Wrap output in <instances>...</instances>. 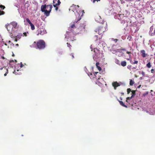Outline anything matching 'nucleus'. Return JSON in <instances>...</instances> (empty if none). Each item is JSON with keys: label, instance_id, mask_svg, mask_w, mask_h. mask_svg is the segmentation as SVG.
<instances>
[{"label": "nucleus", "instance_id": "10", "mask_svg": "<svg viewBox=\"0 0 155 155\" xmlns=\"http://www.w3.org/2000/svg\"><path fill=\"white\" fill-rule=\"evenodd\" d=\"M85 24H82L79 27V30H81V31H85Z\"/></svg>", "mask_w": 155, "mask_h": 155}, {"label": "nucleus", "instance_id": "48", "mask_svg": "<svg viewBox=\"0 0 155 155\" xmlns=\"http://www.w3.org/2000/svg\"><path fill=\"white\" fill-rule=\"evenodd\" d=\"M16 45V46H18V44H17Z\"/></svg>", "mask_w": 155, "mask_h": 155}, {"label": "nucleus", "instance_id": "25", "mask_svg": "<svg viewBox=\"0 0 155 155\" xmlns=\"http://www.w3.org/2000/svg\"><path fill=\"white\" fill-rule=\"evenodd\" d=\"M132 38V36L130 35H129L127 38V39H128L129 41H131Z\"/></svg>", "mask_w": 155, "mask_h": 155}, {"label": "nucleus", "instance_id": "11", "mask_svg": "<svg viewBox=\"0 0 155 155\" xmlns=\"http://www.w3.org/2000/svg\"><path fill=\"white\" fill-rule=\"evenodd\" d=\"M98 74V72H95L94 73V75H93L92 73H91L90 74V77L91 78H95L96 79H97L98 78L97 77L96 74Z\"/></svg>", "mask_w": 155, "mask_h": 155}, {"label": "nucleus", "instance_id": "18", "mask_svg": "<svg viewBox=\"0 0 155 155\" xmlns=\"http://www.w3.org/2000/svg\"><path fill=\"white\" fill-rule=\"evenodd\" d=\"M121 65L123 67H125L127 65V62L125 61H122L120 63Z\"/></svg>", "mask_w": 155, "mask_h": 155}, {"label": "nucleus", "instance_id": "36", "mask_svg": "<svg viewBox=\"0 0 155 155\" xmlns=\"http://www.w3.org/2000/svg\"><path fill=\"white\" fill-rule=\"evenodd\" d=\"M151 36L155 35V27L153 33L151 34Z\"/></svg>", "mask_w": 155, "mask_h": 155}, {"label": "nucleus", "instance_id": "43", "mask_svg": "<svg viewBox=\"0 0 155 155\" xmlns=\"http://www.w3.org/2000/svg\"><path fill=\"white\" fill-rule=\"evenodd\" d=\"M54 8H55V10L56 11H57L58 9V7H57V6H56V7H54Z\"/></svg>", "mask_w": 155, "mask_h": 155}, {"label": "nucleus", "instance_id": "35", "mask_svg": "<svg viewBox=\"0 0 155 155\" xmlns=\"http://www.w3.org/2000/svg\"><path fill=\"white\" fill-rule=\"evenodd\" d=\"M3 69H4V70L5 71L6 70V69H7L6 68V67H3L1 68H0V70H2Z\"/></svg>", "mask_w": 155, "mask_h": 155}, {"label": "nucleus", "instance_id": "51", "mask_svg": "<svg viewBox=\"0 0 155 155\" xmlns=\"http://www.w3.org/2000/svg\"><path fill=\"white\" fill-rule=\"evenodd\" d=\"M117 41H118V39H115V41H116V42Z\"/></svg>", "mask_w": 155, "mask_h": 155}, {"label": "nucleus", "instance_id": "42", "mask_svg": "<svg viewBox=\"0 0 155 155\" xmlns=\"http://www.w3.org/2000/svg\"><path fill=\"white\" fill-rule=\"evenodd\" d=\"M20 64H21L20 67L21 68L23 66V64H22V63L21 62V63Z\"/></svg>", "mask_w": 155, "mask_h": 155}, {"label": "nucleus", "instance_id": "56", "mask_svg": "<svg viewBox=\"0 0 155 155\" xmlns=\"http://www.w3.org/2000/svg\"><path fill=\"white\" fill-rule=\"evenodd\" d=\"M143 74L144 72H143Z\"/></svg>", "mask_w": 155, "mask_h": 155}, {"label": "nucleus", "instance_id": "7", "mask_svg": "<svg viewBox=\"0 0 155 155\" xmlns=\"http://www.w3.org/2000/svg\"><path fill=\"white\" fill-rule=\"evenodd\" d=\"M11 23L13 28L14 31H15V30L18 27V23L15 21H12L11 22Z\"/></svg>", "mask_w": 155, "mask_h": 155}, {"label": "nucleus", "instance_id": "19", "mask_svg": "<svg viewBox=\"0 0 155 155\" xmlns=\"http://www.w3.org/2000/svg\"><path fill=\"white\" fill-rule=\"evenodd\" d=\"M99 62H97L96 64V67L100 71L101 70V67L99 66Z\"/></svg>", "mask_w": 155, "mask_h": 155}, {"label": "nucleus", "instance_id": "20", "mask_svg": "<svg viewBox=\"0 0 155 155\" xmlns=\"http://www.w3.org/2000/svg\"><path fill=\"white\" fill-rule=\"evenodd\" d=\"M132 98L131 97H128L126 98V102L129 103L130 105V103H129L130 100Z\"/></svg>", "mask_w": 155, "mask_h": 155}, {"label": "nucleus", "instance_id": "39", "mask_svg": "<svg viewBox=\"0 0 155 155\" xmlns=\"http://www.w3.org/2000/svg\"><path fill=\"white\" fill-rule=\"evenodd\" d=\"M91 0L92 1V0ZM93 0V3H94L96 1L98 2V1H100V0Z\"/></svg>", "mask_w": 155, "mask_h": 155}, {"label": "nucleus", "instance_id": "45", "mask_svg": "<svg viewBox=\"0 0 155 155\" xmlns=\"http://www.w3.org/2000/svg\"><path fill=\"white\" fill-rule=\"evenodd\" d=\"M121 94L122 95H124V93H123V92H122L121 93Z\"/></svg>", "mask_w": 155, "mask_h": 155}, {"label": "nucleus", "instance_id": "23", "mask_svg": "<svg viewBox=\"0 0 155 155\" xmlns=\"http://www.w3.org/2000/svg\"><path fill=\"white\" fill-rule=\"evenodd\" d=\"M31 27V29L32 30H33L35 29L34 25L32 23L30 24Z\"/></svg>", "mask_w": 155, "mask_h": 155}, {"label": "nucleus", "instance_id": "33", "mask_svg": "<svg viewBox=\"0 0 155 155\" xmlns=\"http://www.w3.org/2000/svg\"><path fill=\"white\" fill-rule=\"evenodd\" d=\"M126 53L128 54L129 56H131V53L130 51H126Z\"/></svg>", "mask_w": 155, "mask_h": 155}, {"label": "nucleus", "instance_id": "41", "mask_svg": "<svg viewBox=\"0 0 155 155\" xmlns=\"http://www.w3.org/2000/svg\"><path fill=\"white\" fill-rule=\"evenodd\" d=\"M94 37L95 38H96V41H97V38H98V36L97 35H95V36H94Z\"/></svg>", "mask_w": 155, "mask_h": 155}, {"label": "nucleus", "instance_id": "38", "mask_svg": "<svg viewBox=\"0 0 155 155\" xmlns=\"http://www.w3.org/2000/svg\"><path fill=\"white\" fill-rule=\"evenodd\" d=\"M0 8H2V9H4L5 8V7L4 6V5H1V6H0Z\"/></svg>", "mask_w": 155, "mask_h": 155}, {"label": "nucleus", "instance_id": "54", "mask_svg": "<svg viewBox=\"0 0 155 155\" xmlns=\"http://www.w3.org/2000/svg\"><path fill=\"white\" fill-rule=\"evenodd\" d=\"M127 60H129V58H128Z\"/></svg>", "mask_w": 155, "mask_h": 155}, {"label": "nucleus", "instance_id": "4", "mask_svg": "<svg viewBox=\"0 0 155 155\" xmlns=\"http://www.w3.org/2000/svg\"><path fill=\"white\" fill-rule=\"evenodd\" d=\"M5 26L8 31L9 33H10L11 34H12V32L13 31H14L11 23L10 24H7Z\"/></svg>", "mask_w": 155, "mask_h": 155}, {"label": "nucleus", "instance_id": "44", "mask_svg": "<svg viewBox=\"0 0 155 155\" xmlns=\"http://www.w3.org/2000/svg\"><path fill=\"white\" fill-rule=\"evenodd\" d=\"M154 71V69H152L151 70V72L152 73H153V72Z\"/></svg>", "mask_w": 155, "mask_h": 155}, {"label": "nucleus", "instance_id": "58", "mask_svg": "<svg viewBox=\"0 0 155 155\" xmlns=\"http://www.w3.org/2000/svg\"><path fill=\"white\" fill-rule=\"evenodd\" d=\"M75 13V15H76V14H75V13Z\"/></svg>", "mask_w": 155, "mask_h": 155}, {"label": "nucleus", "instance_id": "46", "mask_svg": "<svg viewBox=\"0 0 155 155\" xmlns=\"http://www.w3.org/2000/svg\"><path fill=\"white\" fill-rule=\"evenodd\" d=\"M11 42L10 41H8V43H11Z\"/></svg>", "mask_w": 155, "mask_h": 155}, {"label": "nucleus", "instance_id": "9", "mask_svg": "<svg viewBox=\"0 0 155 155\" xmlns=\"http://www.w3.org/2000/svg\"><path fill=\"white\" fill-rule=\"evenodd\" d=\"M113 86L114 87V89H116V88L120 86V84L118 83L117 81L114 82L112 83Z\"/></svg>", "mask_w": 155, "mask_h": 155}, {"label": "nucleus", "instance_id": "37", "mask_svg": "<svg viewBox=\"0 0 155 155\" xmlns=\"http://www.w3.org/2000/svg\"><path fill=\"white\" fill-rule=\"evenodd\" d=\"M67 45L68 47L70 48L71 47V45L69 43H67Z\"/></svg>", "mask_w": 155, "mask_h": 155}, {"label": "nucleus", "instance_id": "40", "mask_svg": "<svg viewBox=\"0 0 155 155\" xmlns=\"http://www.w3.org/2000/svg\"><path fill=\"white\" fill-rule=\"evenodd\" d=\"M23 34L25 36H27L26 33L24 32L23 33Z\"/></svg>", "mask_w": 155, "mask_h": 155}, {"label": "nucleus", "instance_id": "30", "mask_svg": "<svg viewBox=\"0 0 155 155\" xmlns=\"http://www.w3.org/2000/svg\"><path fill=\"white\" fill-rule=\"evenodd\" d=\"M5 71L6 73L4 74V75L5 76H6L7 74L8 73V69H6Z\"/></svg>", "mask_w": 155, "mask_h": 155}, {"label": "nucleus", "instance_id": "12", "mask_svg": "<svg viewBox=\"0 0 155 155\" xmlns=\"http://www.w3.org/2000/svg\"><path fill=\"white\" fill-rule=\"evenodd\" d=\"M22 35L21 34H19L16 36L15 38V37L14 38V41H17L18 39H20Z\"/></svg>", "mask_w": 155, "mask_h": 155}, {"label": "nucleus", "instance_id": "13", "mask_svg": "<svg viewBox=\"0 0 155 155\" xmlns=\"http://www.w3.org/2000/svg\"><path fill=\"white\" fill-rule=\"evenodd\" d=\"M140 53L141 54V55L143 58H145L146 57L147 54L145 53V51L143 50L140 51Z\"/></svg>", "mask_w": 155, "mask_h": 155}, {"label": "nucleus", "instance_id": "2", "mask_svg": "<svg viewBox=\"0 0 155 155\" xmlns=\"http://www.w3.org/2000/svg\"><path fill=\"white\" fill-rule=\"evenodd\" d=\"M45 43L44 40H39L36 42V48L40 50L43 49L45 48Z\"/></svg>", "mask_w": 155, "mask_h": 155}, {"label": "nucleus", "instance_id": "3", "mask_svg": "<svg viewBox=\"0 0 155 155\" xmlns=\"http://www.w3.org/2000/svg\"><path fill=\"white\" fill-rule=\"evenodd\" d=\"M105 28L103 26H100L96 29L95 32H97L99 35H101L105 31Z\"/></svg>", "mask_w": 155, "mask_h": 155}, {"label": "nucleus", "instance_id": "32", "mask_svg": "<svg viewBox=\"0 0 155 155\" xmlns=\"http://www.w3.org/2000/svg\"><path fill=\"white\" fill-rule=\"evenodd\" d=\"M131 65H129L127 66V68L128 69L130 70L131 68Z\"/></svg>", "mask_w": 155, "mask_h": 155}, {"label": "nucleus", "instance_id": "1", "mask_svg": "<svg viewBox=\"0 0 155 155\" xmlns=\"http://www.w3.org/2000/svg\"><path fill=\"white\" fill-rule=\"evenodd\" d=\"M52 7V5H43L41 7V10L42 12H44V14L46 16H48Z\"/></svg>", "mask_w": 155, "mask_h": 155}, {"label": "nucleus", "instance_id": "55", "mask_svg": "<svg viewBox=\"0 0 155 155\" xmlns=\"http://www.w3.org/2000/svg\"><path fill=\"white\" fill-rule=\"evenodd\" d=\"M34 43H36V42L35 41V42H34Z\"/></svg>", "mask_w": 155, "mask_h": 155}, {"label": "nucleus", "instance_id": "47", "mask_svg": "<svg viewBox=\"0 0 155 155\" xmlns=\"http://www.w3.org/2000/svg\"><path fill=\"white\" fill-rule=\"evenodd\" d=\"M12 36H13V35H11V37L12 38Z\"/></svg>", "mask_w": 155, "mask_h": 155}, {"label": "nucleus", "instance_id": "52", "mask_svg": "<svg viewBox=\"0 0 155 155\" xmlns=\"http://www.w3.org/2000/svg\"><path fill=\"white\" fill-rule=\"evenodd\" d=\"M2 58L3 59H5V58L4 57H2Z\"/></svg>", "mask_w": 155, "mask_h": 155}, {"label": "nucleus", "instance_id": "27", "mask_svg": "<svg viewBox=\"0 0 155 155\" xmlns=\"http://www.w3.org/2000/svg\"><path fill=\"white\" fill-rule=\"evenodd\" d=\"M26 21L30 25V24H31V23H32L31 22V21H30V20L28 18H27L26 19Z\"/></svg>", "mask_w": 155, "mask_h": 155}, {"label": "nucleus", "instance_id": "5", "mask_svg": "<svg viewBox=\"0 0 155 155\" xmlns=\"http://www.w3.org/2000/svg\"><path fill=\"white\" fill-rule=\"evenodd\" d=\"M79 7V6L78 5H72V6L70 7L69 10H72L74 13H75V12H76L78 15V12L77 9H78Z\"/></svg>", "mask_w": 155, "mask_h": 155}, {"label": "nucleus", "instance_id": "24", "mask_svg": "<svg viewBox=\"0 0 155 155\" xmlns=\"http://www.w3.org/2000/svg\"><path fill=\"white\" fill-rule=\"evenodd\" d=\"M134 81H132V80H130V84L131 86H132L134 84Z\"/></svg>", "mask_w": 155, "mask_h": 155}, {"label": "nucleus", "instance_id": "6", "mask_svg": "<svg viewBox=\"0 0 155 155\" xmlns=\"http://www.w3.org/2000/svg\"><path fill=\"white\" fill-rule=\"evenodd\" d=\"M94 51L96 56L98 57H100L101 52L99 49L95 48L94 49Z\"/></svg>", "mask_w": 155, "mask_h": 155}, {"label": "nucleus", "instance_id": "50", "mask_svg": "<svg viewBox=\"0 0 155 155\" xmlns=\"http://www.w3.org/2000/svg\"><path fill=\"white\" fill-rule=\"evenodd\" d=\"M72 58H74V55H72Z\"/></svg>", "mask_w": 155, "mask_h": 155}, {"label": "nucleus", "instance_id": "8", "mask_svg": "<svg viewBox=\"0 0 155 155\" xmlns=\"http://www.w3.org/2000/svg\"><path fill=\"white\" fill-rule=\"evenodd\" d=\"M61 3L59 0H53V4L54 7H56V6L59 5Z\"/></svg>", "mask_w": 155, "mask_h": 155}, {"label": "nucleus", "instance_id": "31", "mask_svg": "<svg viewBox=\"0 0 155 155\" xmlns=\"http://www.w3.org/2000/svg\"><path fill=\"white\" fill-rule=\"evenodd\" d=\"M5 12L3 11L0 10V15H3L5 14Z\"/></svg>", "mask_w": 155, "mask_h": 155}, {"label": "nucleus", "instance_id": "14", "mask_svg": "<svg viewBox=\"0 0 155 155\" xmlns=\"http://www.w3.org/2000/svg\"><path fill=\"white\" fill-rule=\"evenodd\" d=\"M118 101L119 102L120 105H121L122 106L126 108L127 107V106L126 105L124 104L122 101L119 100H118Z\"/></svg>", "mask_w": 155, "mask_h": 155}, {"label": "nucleus", "instance_id": "16", "mask_svg": "<svg viewBox=\"0 0 155 155\" xmlns=\"http://www.w3.org/2000/svg\"><path fill=\"white\" fill-rule=\"evenodd\" d=\"M84 13V10H83L82 11V14L81 15V16L80 18V15H79V14H78V15L79 19H78L77 20H76L75 21L76 22H77L78 21H79L81 19V17L83 16V15Z\"/></svg>", "mask_w": 155, "mask_h": 155}, {"label": "nucleus", "instance_id": "21", "mask_svg": "<svg viewBox=\"0 0 155 155\" xmlns=\"http://www.w3.org/2000/svg\"><path fill=\"white\" fill-rule=\"evenodd\" d=\"M131 92H132V95H131V97L132 98H133V97H134V96L135 95L136 91L134 90H133V91H131Z\"/></svg>", "mask_w": 155, "mask_h": 155}, {"label": "nucleus", "instance_id": "28", "mask_svg": "<svg viewBox=\"0 0 155 155\" xmlns=\"http://www.w3.org/2000/svg\"><path fill=\"white\" fill-rule=\"evenodd\" d=\"M131 91V89L130 88H128L127 90V94H129L130 93V92Z\"/></svg>", "mask_w": 155, "mask_h": 155}, {"label": "nucleus", "instance_id": "22", "mask_svg": "<svg viewBox=\"0 0 155 155\" xmlns=\"http://www.w3.org/2000/svg\"><path fill=\"white\" fill-rule=\"evenodd\" d=\"M117 50L118 51L120 52L121 51H126V49L125 48L121 47L120 48L117 49Z\"/></svg>", "mask_w": 155, "mask_h": 155}, {"label": "nucleus", "instance_id": "17", "mask_svg": "<svg viewBox=\"0 0 155 155\" xmlns=\"http://www.w3.org/2000/svg\"><path fill=\"white\" fill-rule=\"evenodd\" d=\"M13 73L16 75H19L21 74V72H19L18 70H17L16 71L15 70H14Z\"/></svg>", "mask_w": 155, "mask_h": 155}, {"label": "nucleus", "instance_id": "34", "mask_svg": "<svg viewBox=\"0 0 155 155\" xmlns=\"http://www.w3.org/2000/svg\"><path fill=\"white\" fill-rule=\"evenodd\" d=\"M134 62L133 63V64H137L138 63V61H137L134 60Z\"/></svg>", "mask_w": 155, "mask_h": 155}, {"label": "nucleus", "instance_id": "26", "mask_svg": "<svg viewBox=\"0 0 155 155\" xmlns=\"http://www.w3.org/2000/svg\"><path fill=\"white\" fill-rule=\"evenodd\" d=\"M149 68L151 67V65L150 62H148L146 65Z\"/></svg>", "mask_w": 155, "mask_h": 155}, {"label": "nucleus", "instance_id": "53", "mask_svg": "<svg viewBox=\"0 0 155 155\" xmlns=\"http://www.w3.org/2000/svg\"><path fill=\"white\" fill-rule=\"evenodd\" d=\"M5 45H7V44H6V43H5Z\"/></svg>", "mask_w": 155, "mask_h": 155}, {"label": "nucleus", "instance_id": "15", "mask_svg": "<svg viewBox=\"0 0 155 155\" xmlns=\"http://www.w3.org/2000/svg\"><path fill=\"white\" fill-rule=\"evenodd\" d=\"M70 27H69V28H76V27L75 26V23L74 22L71 23L70 24Z\"/></svg>", "mask_w": 155, "mask_h": 155}, {"label": "nucleus", "instance_id": "57", "mask_svg": "<svg viewBox=\"0 0 155 155\" xmlns=\"http://www.w3.org/2000/svg\"><path fill=\"white\" fill-rule=\"evenodd\" d=\"M143 74L144 72H143Z\"/></svg>", "mask_w": 155, "mask_h": 155}, {"label": "nucleus", "instance_id": "29", "mask_svg": "<svg viewBox=\"0 0 155 155\" xmlns=\"http://www.w3.org/2000/svg\"><path fill=\"white\" fill-rule=\"evenodd\" d=\"M115 62L116 64L120 65V61L119 60L117 59L115 61Z\"/></svg>", "mask_w": 155, "mask_h": 155}, {"label": "nucleus", "instance_id": "49", "mask_svg": "<svg viewBox=\"0 0 155 155\" xmlns=\"http://www.w3.org/2000/svg\"><path fill=\"white\" fill-rule=\"evenodd\" d=\"M120 100H122V98L121 97H120Z\"/></svg>", "mask_w": 155, "mask_h": 155}]
</instances>
